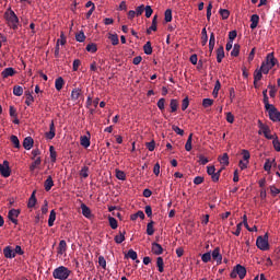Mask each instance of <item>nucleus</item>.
Segmentation results:
<instances>
[{
    "label": "nucleus",
    "mask_w": 280,
    "mask_h": 280,
    "mask_svg": "<svg viewBox=\"0 0 280 280\" xmlns=\"http://www.w3.org/2000/svg\"><path fill=\"white\" fill-rule=\"evenodd\" d=\"M4 20L7 22V25H9V27H12L13 31H18L20 19L15 13V11L11 9V7H9L7 11H4Z\"/></svg>",
    "instance_id": "f257e3e1"
},
{
    "label": "nucleus",
    "mask_w": 280,
    "mask_h": 280,
    "mask_svg": "<svg viewBox=\"0 0 280 280\" xmlns=\"http://www.w3.org/2000/svg\"><path fill=\"white\" fill-rule=\"evenodd\" d=\"M278 63V58H276L275 52H268L265 61H262V74H269L270 69Z\"/></svg>",
    "instance_id": "f03ea898"
},
{
    "label": "nucleus",
    "mask_w": 280,
    "mask_h": 280,
    "mask_svg": "<svg viewBox=\"0 0 280 280\" xmlns=\"http://www.w3.org/2000/svg\"><path fill=\"white\" fill-rule=\"evenodd\" d=\"M52 276L54 279L67 280L69 279V276H71V270L70 268H67L66 265H59L58 268L52 270Z\"/></svg>",
    "instance_id": "7ed1b4c3"
},
{
    "label": "nucleus",
    "mask_w": 280,
    "mask_h": 280,
    "mask_svg": "<svg viewBox=\"0 0 280 280\" xmlns=\"http://www.w3.org/2000/svg\"><path fill=\"white\" fill-rule=\"evenodd\" d=\"M257 248H260V250H268L269 249V234L266 233L259 234V236L256 240Z\"/></svg>",
    "instance_id": "20e7f679"
},
{
    "label": "nucleus",
    "mask_w": 280,
    "mask_h": 280,
    "mask_svg": "<svg viewBox=\"0 0 280 280\" xmlns=\"http://www.w3.org/2000/svg\"><path fill=\"white\" fill-rule=\"evenodd\" d=\"M246 272L247 270L244 265H236L231 272V279H237V276L240 279H245Z\"/></svg>",
    "instance_id": "39448f33"
},
{
    "label": "nucleus",
    "mask_w": 280,
    "mask_h": 280,
    "mask_svg": "<svg viewBox=\"0 0 280 280\" xmlns=\"http://www.w3.org/2000/svg\"><path fill=\"white\" fill-rule=\"evenodd\" d=\"M258 135H265V138H268L269 141L273 138L269 125H264V121L261 119H258Z\"/></svg>",
    "instance_id": "423d86ee"
},
{
    "label": "nucleus",
    "mask_w": 280,
    "mask_h": 280,
    "mask_svg": "<svg viewBox=\"0 0 280 280\" xmlns=\"http://www.w3.org/2000/svg\"><path fill=\"white\" fill-rule=\"evenodd\" d=\"M207 173L211 176L212 182H219L221 170L217 171L215 165H207Z\"/></svg>",
    "instance_id": "0eeeda50"
},
{
    "label": "nucleus",
    "mask_w": 280,
    "mask_h": 280,
    "mask_svg": "<svg viewBox=\"0 0 280 280\" xmlns=\"http://www.w3.org/2000/svg\"><path fill=\"white\" fill-rule=\"evenodd\" d=\"M269 118L271 121H280V110L276 105L269 104Z\"/></svg>",
    "instance_id": "6e6552de"
},
{
    "label": "nucleus",
    "mask_w": 280,
    "mask_h": 280,
    "mask_svg": "<svg viewBox=\"0 0 280 280\" xmlns=\"http://www.w3.org/2000/svg\"><path fill=\"white\" fill-rule=\"evenodd\" d=\"M0 174L2 176H11L9 160H3V163H0Z\"/></svg>",
    "instance_id": "1a4fd4ad"
},
{
    "label": "nucleus",
    "mask_w": 280,
    "mask_h": 280,
    "mask_svg": "<svg viewBox=\"0 0 280 280\" xmlns=\"http://www.w3.org/2000/svg\"><path fill=\"white\" fill-rule=\"evenodd\" d=\"M19 215H21V210H15V208H12V210H9L8 218H9V221H12V223H15V224L19 223Z\"/></svg>",
    "instance_id": "9d476101"
},
{
    "label": "nucleus",
    "mask_w": 280,
    "mask_h": 280,
    "mask_svg": "<svg viewBox=\"0 0 280 280\" xmlns=\"http://www.w3.org/2000/svg\"><path fill=\"white\" fill-rule=\"evenodd\" d=\"M262 78H264V62L261 63L259 69H255L254 85H257V83H259V80H262Z\"/></svg>",
    "instance_id": "9b49d317"
},
{
    "label": "nucleus",
    "mask_w": 280,
    "mask_h": 280,
    "mask_svg": "<svg viewBox=\"0 0 280 280\" xmlns=\"http://www.w3.org/2000/svg\"><path fill=\"white\" fill-rule=\"evenodd\" d=\"M45 136L48 139V141H52V139L55 138V136H56V127H55L54 119L50 121L49 131L45 132Z\"/></svg>",
    "instance_id": "f8f14e48"
},
{
    "label": "nucleus",
    "mask_w": 280,
    "mask_h": 280,
    "mask_svg": "<svg viewBox=\"0 0 280 280\" xmlns=\"http://www.w3.org/2000/svg\"><path fill=\"white\" fill-rule=\"evenodd\" d=\"M80 143L84 145V149H89V145H91V132H86V136H81Z\"/></svg>",
    "instance_id": "ddd939ff"
},
{
    "label": "nucleus",
    "mask_w": 280,
    "mask_h": 280,
    "mask_svg": "<svg viewBox=\"0 0 280 280\" xmlns=\"http://www.w3.org/2000/svg\"><path fill=\"white\" fill-rule=\"evenodd\" d=\"M2 78H13L14 74H16V70L13 67H7L1 72Z\"/></svg>",
    "instance_id": "4468645a"
},
{
    "label": "nucleus",
    "mask_w": 280,
    "mask_h": 280,
    "mask_svg": "<svg viewBox=\"0 0 280 280\" xmlns=\"http://www.w3.org/2000/svg\"><path fill=\"white\" fill-rule=\"evenodd\" d=\"M262 96H264V103H265V110H267V113L270 116V103H269V96H268V89H264Z\"/></svg>",
    "instance_id": "2eb2a0df"
},
{
    "label": "nucleus",
    "mask_w": 280,
    "mask_h": 280,
    "mask_svg": "<svg viewBox=\"0 0 280 280\" xmlns=\"http://www.w3.org/2000/svg\"><path fill=\"white\" fill-rule=\"evenodd\" d=\"M3 254L7 259H13L15 256V252H13V248H11V245H5V248H3Z\"/></svg>",
    "instance_id": "dca6fc26"
},
{
    "label": "nucleus",
    "mask_w": 280,
    "mask_h": 280,
    "mask_svg": "<svg viewBox=\"0 0 280 280\" xmlns=\"http://www.w3.org/2000/svg\"><path fill=\"white\" fill-rule=\"evenodd\" d=\"M151 249L153 254H156L158 256H160V254H163V245H161V243H152L151 245Z\"/></svg>",
    "instance_id": "f3484780"
},
{
    "label": "nucleus",
    "mask_w": 280,
    "mask_h": 280,
    "mask_svg": "<svg viewBox=\"0 0 280 280\" xmlns=\"http://www.w3.org/2000/svg\"><path fill=\"white\" fill-rule=\"evenodd\" d=\"M158 22H159V16L158 14H154L150 27H147V33L150 34L152 33V31H158Z\"/></svg>",
    "instance_id": "a211bd4d"
},
{
    "label": "nucleus",
    "mask_w": 280,
    "mask_h": 280,
    "mask_svg": "<svg viewBox=\"0 0 280 280\" xmlns=\"http://www.w3.org/2000/svg\"><path fill=\"white\" fill-rule=\"evenodd\" d=\"M212 259H215V261H218V264H221V261L223 259L222 254H221V248H219V247L213 248Z\"/></svg>",
    "instance_id": "6ab92c4d"
},
{
    "label": "nucleus",
    "mask_w": 280,
    "mask_h": 280,
    "mask_svg": "<svg viewBox=\"0 0 280 280\" xmlns=\"http://www.w3.org/2000/svg\"><path fill=\"white\" fill-rule=\"evenodd\" d=\"M23 145L24 149H33L34 138H32V136H27L26 138H24Z\"/></svg>",
    "instance_id": "aec40b11"
},
{
    "label": "nucleus",
    "mask_w": 280,
    "mask_h": 280,
    "mask_svg": "<svg viewBox=\"0 0 280 280\" xmlns=\"http://www.w3.org/2000/svg\"><path fill=\"white\" fill-rule=\"evenodd\" d=\"M260 16L259 14H252L250 16V27L254 31L255 27L259 25Z\"/></svg>",
    "instance_id": "412c9836"
},
{
    "label": "nucleus",
    "mask_w": 280,
    "mask_h": 280,
    "mask_svg": "<svg viewBox=\"0 0 280 280\" xmlns=\"http://www.w3.org/2000/svg\"><path fill=\"white\" fill-rule=\"evenodd\" d=\"M66 84V80L63 78H56L55 80V89L57 91H61L63 89V85Z\"/></svg>",
    "instance_id": "4be33fe9"
},
{
    "label": "nucleus",
    "mask_w": 280,
    "mask_h": 280,
    "mask_svg": "<svg viewBox=\"0 0 280 280\" xmlns=\"http://www.w3.org/2000/svg\"><path fill=\"white\" fill-rule=\"evenodd\" d=\"M223 58H225V50H224V47L221 46V47H218V50H217V60H218V63H221Z\"/></svg>",
    "instance_id": "5701e85b"
},
{
    "label": "nucleus",
    "mask_w": 280,
    "mask_h": 280,
    "mask_svg": "<svg viewBox=\"0 0 280 280\" xmlns=\"http://www.w3.org/2000/svg\"><path fill=\"white\" fill-rule=\"evenodd\" d=\"M57 253L60 254L61 256L67 253V241L59 242Z\"/></svg>",
    "instance_id": "b1692460"
},
{
    "label": "nucleus",
    "mask_w": 280,
    "mask_h": 280,
    "mask_svg": "<svg viewBox=\"0 0 280 280\" xmlns=\"http://www.w3.org/2000/svg\"><path fill=\"white\" fill-rule=\"evenodd\" d=\"M81 210L84 218H92L91 207H88V205H81Z\"/></svg>",
    "instance_id": "393cba45"
},
{
    "label": "nucleus",
    "mask_w": 280,
    "mask_h": 280,
    "mask_svg": "<svg viewBox=\"0 0 280 280\" xmlns=\"http://www.w3.org/2000/svg\"><path fill=\"white\" fill-rule=\"evenodd\" d=\"M81 94H82V89H72L71 100L74 102H78V100H80Z\"/></svg>",
    "instance_id": "a878e982"
},
{
    "label": "nucleus",
    "mask_w": 280,
    "mask_h": 280,
    "mask_svg": "<svg viewBox=\"0 0 280 280\" xmlns=\"http://www.w3.org/2000/svg\"><path fill=\"white\" fill-rule=\"evenodd\" d=\"M208 42H209V36H208L207 27H202V31H201V44H202V47H205V45L208 44Z\"/></svg>",
    "instance_id": "bb28decb"
},
{
    "label": "nucleus",
    "mask_w": 280,
    "mask_h": 280,
    "mask_svg": "<svg viewBox=\"0 0 280 280\" xmlns=\"http://www.w3.org/2000/svg\"><path fill=\"white\" fill-rule=\"evenodd\" d=\"M54 178L51 177V175H49V177H47L44 183L45 190H51V187H54Z\"/></svg>",
    "instance_id": "cd10ccee"
},
{
    "label": "nucleus",
    "mask_w": 280,
    "mask_h": 280,
    "mask_svg": "<svg viewBox=\"0 0 280 280\" xmlns=\"http://www.w3.org/2000/svg\"><path fill=\"white\" fill-rule=\"evenodd\" d=\"M273 163H276V160H275V159H273V160H270V158H267V160H266V162H265V164H264V168H265V171L268 172V174H270V171H271V168H272Z\"/></svg>",
    "instance_id": "c85d7f7f"
},
{
    "label": "nucleus",
    "mask_w": 280,
    "mask_h": 280,
    "mask_svg": "<svg viewBox=\"0 0 280 280\" xmlns=\"http://www.w3.org/2000/svg\"><path fill=\"white\" fill-rule=\"evenodd\" d=\"M192 138H194V133L190 132L188 138H187L186 145H185L186 152H191V149H192Z\"/></svg>",
    "instance_id": "c756f323"
},
{
    "label": "nucleus",
    "mask_w": 280,
    "mask_h": 280,
    "mask_svg": "<svg viewBox=\"0 0 280 280\" xmlns=\"http://www.w3.org/2000/svg\"><path fill=\"white\" fill-rule=\"evenodd\" d=\"M39 165H42V158L40 156L33 160V163L30 165V170L35 171L36 168H39Z\"/></svg>",
    "instance_id": "7c9ffc66"
},
{
    "label": "nucleus",
    "mask_w": 280,
    "mask_h": 280,
    "mask_svg": "<svg viewBox=\"0 0 280 280\" xmlns=\"http://www.w3.org/2000/svg\"><path fill=\"white\" fill-rule=\"evenodd\" d=\"M215 33H210V39H209V49H210V52H213V49L215 47Z\"/></svg>",
    "instance_id": "2f4dec72"
},
{
    "label": "nucleus",
    "mask_w": 280,
    "mask_h": 280,
    "mask_svg": "<svg viewBox=\"0 0 280 280\" xmlns=\"http://www.w3.org/2000/svg\"><path fill=\"white\" fill-rule=\"evenodd\" d=\"M56 218H57L56 210H50V214H49V218H48V226H54Z\"/></svg>",
    "instance_id": "473e14b6"
},
{
    "label": "nucleus",
    "mask_w": 280,
    "mask_h": 280,
    "mask_svg": "<svg viewBox=\"0 0 280 280\" xmlns=\"http://www.w3.org/2000/svg\"><path fill=\"white\" fill-rule=\"evenodd\" d=\"M125 240H126V231L119 232V234L115 235V243L120 244V243H124Z\"/></svg>",
    "instance_id": "72a5a7b5"
},
{
    "label": "nucleus",
    "mask_w": 280,
    "mask_h": 280,
    "mask_svg": "<svg viewBox=\"0 0 280 280\" xmlns=\"http://www.w3.org/2000/svg\"><path fill=\"white\" fill-rule=\"evenodd\" d=\"M36 202V190H33V194L30 196V199L27 201V207H35Z\"/></svg>",
    "instance_id": "f704fd0d"
},
{
    "label": "nucleus",
    "mask_w": 280,
    "mask_h": 280,
    "mask_svg": "<svg viewBox=\"0 0 280 280\" xmlns=\"http://www.w3.org/2000/svg\"><path fill=\"white\" fill-rule=\"evenodd\" d=\"M24 92L23 85H14L13 86V94L15 96H22Z\"/></svg>",
    "instance_id": "c9c22d12"
},
{
    "label": "nucleus",
    "mask_w": 280,
    "mask_h": 280,
    "mask_svg": "<svg viewBox=\"0 0 280 280\" xmlns=\"http://www.w3.org/2000/svg\"><path fill=\"white\" fill-rule=\"evenodd\" d=\"M242 154H243L244 161L246 163V168H248V163L250 160V152L248 151V149H243Z\"/></svg>",
    "instance_id": "e433bc0d"
},
{
    "label": "nucleus",
    "mask_w": 280,
    "mask_h": 280,
    "mask_svg": "<svg viewBox=\"0 0 280 280\" xmlns=\"http://www.w3.org/2000/svg\"><path fill=\"white\" fill-rule=\"evenodd\" d=\"M156 265H158L159 271L164 272V259H163V257H161V254L159 255V257L156 259Z\"/></svg>",
    "instance_id": "4c0bfd02"
},
{
    "label": "nucleus",
    "mask_w": 280,
    "mask_h": 280,
    "mask_svg": "<svg viewBox=\"0 0 280 280\" xmlns=\"http://www.w3.org/2000/svg\"><path fill=\"white\" fill-rule=\"evenodd\" d=\"M86 51L88 52H97V44H95L94 42L86 44Z\"/></svg>",
    "instance_id": "58836bf2"
},
{
    "label": "nucleus",
    "mask_w": 280,
    "mask_h": 280,
    "mask_svg": "<svg viewBox=\"0 0 280 280\" xmlns=\"http://www.w3.org/2000/svg\"><path fill=\"white\" fill-rule=\"evenodd\" d=\"M154 232V221H149V223H147V234L152 235Z\"/></svg>",
    "instance_id": "ea45409f"
},
{
    "label": "nucleus",
    "mask_w": 280,
    "mask_h": 280,
    "mask_svg": "<svg viewBox=\"0 0 280 280\" xmlns=\"http://www.w3.org/2000/svg\"><path fill=\"white\" fill-rule=\"evenodd\" d=\"M143 50H144L145 55H152V52H153V47H152L151 42H147V43L144 44Z\"/></svg>",
    "instance_id": "a19ab883"
},
{
    "label": "nucleus",
    "mask_w": 280,
    "mask_h": 280,
    "mask_svg": "<svg viewBox=\"0 0 280 280\" xmlns=\"http://www.w3.org/2000/svg\"><path fill=\"white\" fill-rule=\"evenodd\" d=\"M219 161H220V163H221L222 165H229L230 160H229V154H228V152H224V153L222 154V156L219 158Z\"/></svg>",
    "instance_id": "79ce46f5"
},
{
    "label": "nucleus",
    "mask_w": 280,
    "mask_h": 280,
    "mask_svg": "<svg viewBox=\"0 0 280 280\" xmlns=\"http://www.w3.org/2000/svg\"><path fill=\"white\" fill-rule=\"evenodd\" d=\"M164 20H165V22H172V20H173L172 9H166V11L164 12Z\"/></svg>",
    "instance_id": "37998d69"
},
{
    "label": "nucleus",
    "mask_w": 280,
    "mask_h": 280,
    "mask_svg": "<svg viewBox=\"0 0 280 280\" xmlns=\"http://www.w3.org/2000/svg\"><path fill=\"white\" fill-rule=\"evenodd\" d=\"M108 38H110L112 44L114 45L119 44L118 33H109Z\"/></svg>",
    "instance_id": "c03bdc74"
},
{
    "label": "nucleus",
    "mask_w": 280,
    "mask_h": 280,
    "mask_svg": "<svg viewBox=\"0 0 280 280\" xmlns=\"http://www.w3.org/2000/svg\"><path fill=\"white\" fill-rule=\"evenodd\" d=\"M241 52V44H234L231 55H233L234 58H237V55Z\"/></svg>",
    "instance_id": "a18cd8bd"
},
{
    "label": "nucleus",
    "mask_w": 280,
    "mask_h": 280,
    "mask_svg": "<svg viewBox=\"0 0 280 280\" xmlns=\"http://www.w3.org/2000/svg\"><path fill=\"white\" fill-rule=\"evenodd\" d=\"M108 221H109V226H112V229H118L117 218L109 215Z\"/></svg>",
    "instance_id": "49530a36"
},
{
    "label": "nucleus",
    "mask_w": 280,
    "mask_h": 280,
    "mask_svg": "<svg viewBox=\"0 0 280 280\" xmlns=\"http://www.w3.org/2000/svg\"><path fill=\"white\" fill-rule=\"evenodd\" d=\"M272 143H273V148L276 149V152H280V141L278 136H272Z\"/></svg>",
    "instance_id": "de8ad7c7"
},
{
    "label": "nucleus",
    "mask_w": 280,
    "mask_h": 280,
    "mask_svg": "<svg viewBox=\"0 0 280 280\" xmlns=\"http://www.w3.org/2000/svg\"><path fill=\"white\" fill-rule=\"evenodd\" d=\"M34 96L31 93V91H27L26 98H25V105H33Z\"/></svg>",
    "instance_id": "09e8293b"
},
{
    "label": "nucleus",
    "mask_w": 280,
    "mask_h": 280,
    "mask_svg": "<svg viewBox=\"0 0 280 280\" xmlns=\"http://www.w3.org/2000/svg\"><path fill=\"white\" fill-rule=\"evenodd\" d=\"M219 14L222 16V20H229L230 11L229 9H220Z\"/></svg>",
    "instance_id": "8fccbe9b"
},
{
    "label": "nucleus",
    "mask_w": 280,
    "mask_h": 280,
    "mask_svg": "<svg viewBox=\"0 0 280 280\" xmlns=\"http://www.w3.org/2000/svg\"><path fill=\"white\" fill-rule=\"evenodd\" d=\"M221 90V82L220 80L215 81L214 89L212 91L213 96H219V91Z\"/></svg>",
    "instance_id": "3c124183"
},
{
    "label": "nucleus",
    "mask_w": 280,
    "mask_h": 280,
    "mask_svg": "<svg viewBox=\"0 0 280 280\" xmlns=\"http://www.w3.org/2000/svg\"><path fill=\"white\" fill-rule=\"evenodd\" d=\"M89 165H83V167L80 171V176H83V178L86 179L89 176Z\"/></svg>",
    "instance_id": "603ef678"
},
{
    "label": "nucleus",
    "mask_w": 280,
    "mask_h": 280,
    "mask_svg": "<svg viewBox=\"0 0 280 280\" xmlns=\"http://www.w3.org/2000/svg\"><path fill=\"white\" fill-rule=\"evenodd\" d=\"M170 106L172 113L178 110V100H171Z\"/></svg>",
    "instance_id": "864d4df0"
},
{
    "label": "nucleus",
    "mask_w": 280,
    "mask_h": 280,
    "mask_svg": "<svg viewBox=\"0 0 280 280\" xmlns=\"http://www.w3.org/2000/svg\"><path fill=\"white\" fill-rule=\"evenodd\" d=\"M49 152H50V160L52 161V163H56L57 152H56L55 147H49Z\"/></svg>",
    "instance_id": "5fc2aeb1"
},
{
    "label": "nucleus",
    "mask_w": 280,
    "mask_h": 280,
    "mask_svg": "<svg viewBox=\"0 0 280 280\" xmlns=\"http://www.w3.org/2000/svg\"><path fill=\"white\" fill-rule=\"evenodd\" d=\"M11 142L13 143L15 149H21V143L18 136H11Z\"/></svg>",
    "instance_id": "6e6d98bb"
},
{
    "label": "nucleus",
    "mask_w": 280,
    "mask_h": 280,
    "mask_svg": "<svg viewBox=\"0 0 280 280\" xmlns=\"http://www.w3.org/2000/svg\"><path fill=\"white\" fill-rule=\"evenodd\" d=\"M85 38H86V36H85L84 31H80V32L77 33V35H75L77 42H85Z\"/></svg>",
    "instance_id": "4d7b16f0"
},
{
    "label": "nucleus",
    "mask_w": 280,
    "mask_h": 280,
    "mask_svg": "<svg viewBox=\"0 0 280 280\" xmlns=\"http://www.w3.org/2000/svg\"><path fill=\"white\" fill-rule=\"evenodd\" d=\"M165 102L166 100L164 98V96H161V98L158 100V107L160 110H165Z\"/></svg>",
    "instance_id": "13d9d810"
},
{
    "label": "nucleus",
    "mask_w": 280,
    "mask_h": 280,
    "mask_svg": "<svg viewBox=\"0 0 280 280\" xmlns=\"http://www.w3.org/2000/svg\"><path fill=\"white\" fill-rule=\"evenodd\" d=\"M187 107H189V96H185L182 102V110H187Z\"/></svg>",
    "instance_id": "bf43d9fd"
},
{
    "label": "nucleus",
    "mask_w": 280,
    "mask_h": 280,
    "mask_svg": "<svg viewBox=\"0 0 280 280\" xmlns=\"http://www.w3.org/2000/svg\"><path fill=\"white\" fill-rule=\"evenodd\" d=\"M211 259H212L211 252H206V254H202V256H201L202 261H211Z\"/></svg>",
    "instance_id": "052dcab7"
},
{
    "label": "nucleus",
    "mask_w": 280,
    "mask_h": 280,
    "mask_svg": "<svg viewBox=\"0 0 280 280\" xmlns=\"http://www.w3.org/2000/svg\"><path fill=\"white\" fill-rule=\"evenodd\" d=\"M213 100L209 98V96H207V98L202 100V105L203 107H210L211 105H213Z\"/></svg>",
    "instance_id": "680f3d73"
},
{
    "label": "nucleus",
    "mask_w": 280,
    "mask_h": 280,
    "mask_svg": "<svg viewBox=\"0 0 280 280\" xmlns=\"http://www.w3.org/2000/svg\"><path fill=\"white\" fill-rule=\"evenodd\" d=\"M116 176H117V179H126L125 171H121L119 168L116 170Z\"/></svg>",
    "instance_id": "e2e57ef3"
},
{
    "label": "nucleus",
    "mask_w": 280,
    "mask_h": 280,
    "mask_svg": "<svg viewBox=\"0 0 280 280\" xmlns=\"http://www.w3.org/2000/svg\"><path fill=\"white\" fill-rule=\"evenodd\" d=\"M127 256H129L130 259H138V254L135 252L133 248H130L129 252L127 253Z\"/></svg>",
    "instance_id": "0e129e2a"
},
{
    "label": "nucleus",
    "mask_w": 280,
    "mask_h": 280,
    "mask_svg": "<svg viewBox=\"0 0 280 280\" xmlns=\"http://www.w3.org/2000/svg\"><path fill=\"white\" fill-rule=\"evenodd\" d=\"M80 65H81L80 58H75L72 66L73 71H78V69H80Z\"/></svg>",
    "instance_id": "69168bd1"
},
{
    "label": "nucleus",
    "mask_w": 280,
    "mask_h": 280,
    "mask_svg": "<svg viewBox=\"0 0 280 280\" xmlns=\"http://www.w3.org/2000/svg\"><path fill=\"white\" fill-rule=\"evenodd\" d=\"M155 145H156L155 141H149L147 143V149H149V152H154Z\"/></svg>",
    "instance_id": "338daca9"
},
{
    "label": "nucleus",
    "mask_w": 280,
    "mask_h": 280,
    "mask_svg": "<svg viewBox=\"0 0 280 280\" xmlns=\"http://www.w3.org/2000/svg\"><path fill=\"white\" fill-rule=\"evenodd\" d=\"M172 129L174 130V132H176L177 135H184L185 130H182L180 127H178L177 125H173Z\"/></svg>",
    "instance_id": "774afa93"
}]
</instances>
